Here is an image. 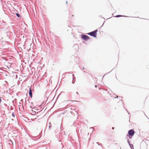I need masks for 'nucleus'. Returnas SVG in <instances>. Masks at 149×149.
Instances as JSON below:
<instances>
[{"mask_svg": "<svg viewBox=\"0 0 149 149\" xmlns=\"http://www.w3.org/2000/svg\"><path fill=\"white\" fill-rule=\"evenodd\" d=\"M97 32V30H96L93 32L88 33L87 34L94 37H96Z\"/></svg>", "mask_w": 149, "mask_h": 149, "instance_id": "nucleus-1", "label": "nucleus"}, {"mask_svg": "<svg viewBox=\"0 0 149 149\" xmlns=\"http://www.w3.org/2000/svg\"><path fill=\"white\" fill-rule=\"evenodd\" d=\"M37 102H31L30 104V107H31L34 108L38 106V105L37 104Z\"/></svg>", "mask_w": 149, "mask_h": 149, "instance_id": "nucleus-2", "label": "nucleus"}, {"mask_svg": "<svg viewBox=\"0 0 149 149\" xmlns=\"http://www.w3.org/2000/svg\"><path fill=\"white\" fill-rule=\"evenodd\" d=\"M81 38L82 39L85 40H88L89 39V38L88 36L85 35H82Z\"/></svg>", "mask_w": 149, "mask_h": 149, "instance_id": "nucleus-3", "label": "nucleus"}, {"mask_svg": "<svg viewBox=\"0 0 149 149\" xmlns=\"http://www.w3.org/2000/svg\"><path fill=\"white\" fill-rule=\"evenodd\" d=\"M134 134V131L133 130H131L128 131V134L130 136H133Z\"/></svg>", "mask_w": 149, "mask_h": 149, "instance_id": "nucleus-4", "label": "nucleus"}, {"mask_svg": "<svg viewBox=\"0 0 149 149\" xmlns=\"http://www.w3.org/2000/svg\"><path fill=\"white\" fill-rule=\"evenodd\" d=\"M32 89L31 88H29V95L30 96V97L32 98Z\"/></svg>", "mask_w": 149, "mask_h": 149, "instance_id": "nucleus-5", "label": "nucleus"}, {"mask_svg": "<svg viewBox=\"0 0 149 149\" xmlns=\"http://www.w3.org/2000/svg\"><path fill=\"white\" fill-rule=\"evenodd\" d=\"M16 15H17V16L18 17H20V16L19 15V14L17 13H16Z\"/></svg>", "mask_w": 149, "mask_h": 149, "instance_id": "nucleus-6", "label": "nucleus"}, {"mask_svg": "<svg viewBox=\"0 0 149 149\" xmlns=\"http://www.w3.org/2000/svg\"><path fill=\"white\" fill-rule=\"evenodd\" d=\"M121 15H117L116 16V17H121Z\"/></svg>", "mask_w": 149, "mask_h": 149, "instance_id": "nucleus-7", "label": "nucleus"}, {"mask_svg": "<svg viewBox=\"0 0 149 149\" xmlns=\"http://www.w3.org/2000/svg\"><path fill=\"white\" fill-rule=\"evenodd\" d=\"M95 87H97V86L96 85H95Z\"/></svg>", "mask_w": 149, "mask_h": 149, "instance_id": "nucleus-8", "label": "nucleus"}, {"mask_svg": "<svg viewBox=\"0 0 149 149\" xmlns=\"http://www.w3.org/2000/svg\"><path fill=\"white\" fill-rule=\"evenodd\" d=\"M114 127H113L112 128V129H114Z\"/></svg>", "mask_w": 149, "mask_h": 149, "instance_id": "nucleus-9", "label": "nucleus"}, {"mask_svg": "<svg viewBox=\"0 0 149 149\" xmlns=\"http://www.w3.org/2000/svg\"><path fill=\"white\" fill-rule=\"evenodd\" d=\"M12 115H13V116H14V115L13 114H12Z\"/></svg>", "mask_w": 149, "mask_h": 149, "instance_id": "nucleus-10", "label": "nucleus"}, {"mask_svg": "<svg viewBox=\"0 0 149 149\" xmlns=\"http://www.w3.org/2000/svg\"><path fill=\"white\" fill-rule=\"evenodd\" d=\"M12 115H13V116H14V115L13 114H12Z\"/></svg>", "mask_w": 149, "mask_h": 149, "instance_id": "nucleus-11", "label": "nucleus"}]
</instances>
